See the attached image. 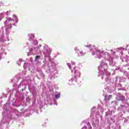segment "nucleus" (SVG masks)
Listing matches in <instances>:
<instances>
[{"instance_id":"obj_6","label":"nucleus","mask_w":129,"mask_h":129,"mask_svg":"<svg viewBox=\"0 0 129 129\" xmlns=\"http://www.w3.org/2000/svg\"><path fill=\"white\" fill-rule=\"evenodd\" d=\"M41 58V56H40V55H37V56H36V58H35V61H37V59H39V58Z\"/></svg>"},{"instance_id":"obj_2","label":"nucleus","mask_w":129,"mask_h":129,"mask_svg":"<svg viewBox=\"0 0 129 129\" xmlns=\"http://www.w3.org/2000/svg\"><path fill=\"white\" fill-rule=\"evenodd\" d=\"M77 77H80V73H78L75 75L74 77L73 78H72V82H73V81H76Z\"/></svg>"},{"instance_id":"obj_8","label":"nucleus","mask_w":129,"mask_h":129,"mask_svg":"<svg viewBox=\"0 0 129 129\" xmlns=\"http://www.w3.org/2000/svg\"><path fill=\"white\" fill-rule=\"evenodd\" d=\"M32 38H35V35H34V34H31Z\"/></svg>"},{"instance_id":"obj_9","label":"nucleus","mask_w":129,"mask_h":129,"mask_svg":"<svg viewBox=\"0 0 129 129\" xmlns=\"http://www.w3.org/2000/svg\"><path fill=\"white\" fill-rule=\"evenodd\" d=\"M111 103H113V101H112V102H111Z\"/></svg>"},{"instance_id":"obj_5","label":"nucleus","mask_w":129,"mask_h":129,"mask_svg":"<svg viewBox=\"0 0 129 129\" xmlns=\"http://www.w3.org/2000/svg\"><path fill=\"white\" fill-rule=\"evenodd\" d=\"M119 97L121 100H124V99H125V97H124L123 96H120Z\"/></svg>"},{"instance_id":"obj_4","label":"nucleus","mask_w":129,"mask_h":129,"mask_svg":"<svg viewBox=\"0 0 129 129\" xmlns=\"http://www.w3.org/2000/svg\"><path fill=\"white\" fill-rule=\"evenodd\" d=\"M60 93H58L57 95H55V98L56 99H58V98H60Z\"/></svg>"},{"instance_id":"obj_7","label":"nucleus","mask_w":129,"mask_h":129,"mask_svg":"<svg viewBox=\"0 0 129 129\" xmlns=\"http://www.w3.org/2000/svg\"><path fill=\"white\" fill-rule=\"evenodd\" d=\"M67 66L70 68V69H71V64L69 63H67Z\"/></svg>"},{"instance_id":"obj_3","label":"nucleus","mask_w":129,"mask_h":129,"mask_svg":"<svg viewBox=\"0 0 129 129\" xmlns=\"http://www.w3.org/2000/svg\"><path fill=\"white\" fill-rule=\"evenodd\" d=\"M112 96V95H110L108 96H106L105 97V99H107V100H109L110 99V97H111Z\"/></svg>"},{"instance_id":"obj_1","label":"nucleus","mask_w":129,"mask_h":129,"mask_svg":"<svg viewBox=\"0 0 129 129\" xmlns=\"http://www.w3.org/2000/svg\"><path fill=\"white\" fill-rule=\"evenodd\" d=\"M15 20L12 19V18H9L7 19L5 22V26L7 29H12V26H15L16 23H15Z\"/></svg>"}]
</instances>
